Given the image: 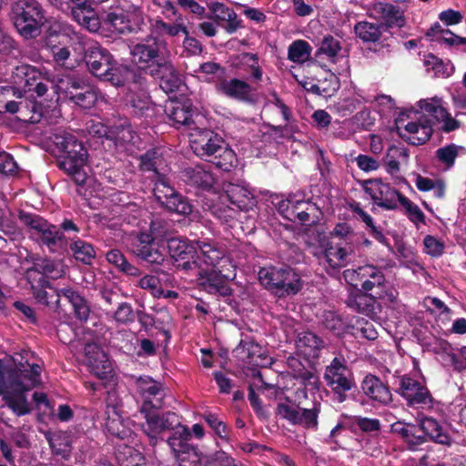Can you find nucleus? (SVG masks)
Here are the masks:
<instances>
[{"label":"nucleus","instance_id":"c756f323","mask_svg":"<svg viewBox=\"0 0 466 466\" xmlns=\"http://www.w3.org/2000/svg\"><path fill=\"white\" fill-rule=\"evenodd\" d=\"M56 307H59L60 299L65 298L74 309L75 316L80 320H86L90 309L86 300L72 289H61L55 295Z\"/></svg>","mask_w":466,"mask_h":466},{"label":"nucleus","instance_id":"ea45409f","mask_svg":"<svg viewBox=\"0 0 466 466\" xmlns=\"http://www.w3.org/2000/svg\"><path fill=\"white\" fill-rule=\"evenodd\" d=\"M184 176L188 184L205 189L210 188L214 183L213 175L201 166L186 168Z\"/></svg>","mask_w":466,"mask_h":466},{"label":"nucleus","instance_id":"5fc2aeb1","mask_svg":"<svg viewBox=\"0 0 466 466\" xmlns=\"http://www.w3.org/2000/svg\"><path fill=\"white\" fill-rule=\"evenodd\" d=\"M63 233L58 228L48 223L43 231L35 238L40 244L46 246L50 251H55L59 241L63 239Z\"/></svg>","mask_w":466,"mask_h":466},{"label":"nucleus","instance_id":"3c124183","mask_svg":"<svg viewBox=\"0 0 466 466\" xmlns=\"http://www.w3.org/2000/svg\"><path fill=\"white\" fill-rule=\"evenodd\" d=\"M227 195L231 203L243 208L248 206V202L253 199V193L244 186L230 184L226 189Z\"/></svg>","mask_w":466,"mask_h":466},{"label":"nucleus","instance_id":"9d476101","mask_svg":"<svg viewBox=\"0 0 466 466\" xmlns=\"http://www.w3.org/2000/svg\"><path fill=\"white\" fill-rule=\"evenodd\" d=\"M320 403H314L310 409H301L295 403L286 400L276 408L277 415L292 425H300L306 429L317 430Z\"/></svg>","mask_w":466,"mask_h":466},{"label":"nucleus","instance_id":"8fccbe9b","mask_svg":"<svg viewBox=\"0 0 466 466\" xmlns=\"http://www.w3.org/2000/svg\"><path fill=\"white\" fill-rule=\"evenodd\" d=\"M312 48L305 40H295L288 48V58L297 64H304L311 56Z\"/></svg>","mask_w":466,"mask_h":466},{"label":"nucleus","instance_id":"39448f33","mask_svg":"<svg viewBox=\"0 0 466 466\" xmlns=\"http://www.w3.org/2000/svg\"><path fill=\"white\" fill-rule=\"evenodd\" d=\"M10 17L18 34L25 39L40 35L46 22L45 13L36 0H16L11 5Z\"/></svg>","mask_w":466,"mask_h":466},{"label":"nucleus","instance_id":"a19ab883","mask_svg":"<svg viewBox=\"0 0 466 466\" xmlns=\"http://www.w3.org/2000/svg\"><path fill=\"white\" fill-rule=\"evenodd\" d=\"M384 26L381 23L360 21L354 26L356 35L365 43H375L380 40Z\"/></svg>","mask_w":466,"mask_h":466},{"label":"nucleus","instance_id":"0eeeda50","mask_svg":"<svg viewBox=\"0 0 466 466\" xmlns=\"http://www.w3.org/2000/svg\"><path fill=\"white\" fill-rule=\"evenodd\" d=\"M324 380L339 402H343L347 398L346 393L355 387L351 370L346 361L339 358H334L326 367Z\"/></svg>","mask_w":466,"mask_h":466},{"label":"nucleus","instance_id":"c9c22d12","mask_svg":"<svg viewBox=\"0 0 466 466\" xmlns=\"http://www.w3.org/2000/svg\"><path fill=\"white\" fill-rule=\"evenodd\" d=\"M276 295L285 297L297 294L302 288L299 275L291 268L285 267Z\"/></svg>","mask_w":466,"mask_h":466},{"label":"nucleus","instance_id":"f8f14e48","mask_svg":"<svg viewBox=\"0 0 466 466\" xmlns=\"http://www.w3.org/2000/svg\"><path fill=\"white\" fill-rule=\"evenodd\" d=\"M140 412L144 414L146 422L142 424L145 434L149 438L150 443L156 445L160 439V435L170 429L173 431L181 426L177 416L174 412L157 413L150 411L147 407H141Z\"/></svg>","mask_w":466,"mask_h":466},{"label":"nucleus","instance_id":"4468645a","mask_svg":"<svg viewBox=\"0 0 466 466\" xmlns=\"http://www.w3.org/2000/svg\"><path fill=\"white\" fill-rule=\"evenodd\" d=\"M399 392L410 407L421 410L433 407V399L427 387L409 376L400 379Z\"/></svg>","mask_w":466,"mask_h":466},{"label":"nucleus","instance_id":"0e129e2a","mask_svg":"<svg viewBox=\"0 0 466 466\" xmlns=\"http://www.w3.org/2000/svg\"><path fill=\"white\" fill-rule=\"evenodd\" d=\"M340 50L339 41L331 35H328L323 38L319 54L326 55L330 61L335 62Z\"/></svg>","mask_w":466,"mask_h":466},{"label":"nucleus","instance_id":"de8ad7c7","mask_svg":"<svg viewBox=\"0 0 466 466\" xmlns=\"http://www.w3.org/2000/svg\"><path fill=\"white\" fill-rule=\"evenodd\" d=\"M350 209L353 214L365 223L370 233L375 239L386 246L389 245L387 238L383 235L382 231L374 225L372 218L363 210L360 203L354 202L350 204Z\"/></svg>","mask_w":466,"mask_h":466},{"label":"nucleus","instance_id":"052dcab7","mask_svg":"<svg viewBox=\"0 0 466 466\" xmlns=\"http://www.w3.org/2000/svg\"><path fill=\"white\" fill-rule=\"evenodd\" d=\"M146 233L151 236L154 241H157L159 243L167 241V238H171L168 222L160 218L152 220L150 222L149 231Z\"/></svg>","mask_w":466,"mask_h":466},{"label":"nucleus","instance_id":"4be33fe9","mask_svg":"<svg viewBox=\"0 0 466 466\" xmlns=\"http://www.w3.org/2000/svg\"><path fill=\"white\" fill-rule=\"evenodd\" d=\"M419 106L422 112L431 116L434 122H442L444 131L450 132L459 127V122L451 117L447 110L441 105L439 99L420 100Z\"/></svg>","mask_w":466,"mask_h":466},{"label":"nucleus","instance_id":"20e7f679","mask_svg":"<svg viewBox=\"0 0 466 466\" xmlns=\"http://www.w3.org/2000/svg\"><path fill=\"white\" fill-rule=\"evenodd\" d=\"M190 147L199 157L212 162L225 171L237 164L235 152L228 147L220 136L208 128L194 127L188 133Z\"/></svg>","mask_w":466,"mask_h":466},{"label":"nucleus","instance_id":"aec40b11","mask_svg":"<svg viewBox=\"0 0 466 466\" xmlns=\"http://www.w3.org/2000/svg\"><path fill=\"white\" fill-rule=\"evenodd\" d=\"M112 55L99 45L91 46L86 55V63L92 75L101 79L110 69Z\"/></svg>","mask_w":466,"mask_h":466},{"label":"nucleus","instance_id":"4d7b16f0","mask_svg":"<svg viewBox=\"0 0 466 466\" xmlns=\"http://www.w3.org/2000/svg\"><path fill=\"white\" fill-rule=\"evenodd\" d=\"M441 347L443 350L441 353L442 360L455 369H466V347H463L460 351V356L463 359L464 362L459 360V357L453 352L451 345L447 342H441Z\"/></svg>","mask_w":466,"mask_h":466},{"label":"nucleus","instance_id":"f03ea898","mask_svg":"<svg viewBox=\"0 0 466 466\" xmlns=\"http://www.w3.org/2000/svg\"><path fill=\"white\" fill-rule=\"evenodd\" d=\"M17 360L15 359V362ZM41 367L19 361L14 368H7L0 360V396L6 405L18 416L30 412L25 392L38 385Z\"/></svg>","mask_w":466,"mask_h":466},{"label":"nucleus","instance_id":"338daca9","mask_svg":"<svg viewBox=\"0 0 466 466\" xmlns=\"http://www.w3.org/2000/svg\"><path fill=\"white\" fill-rule=\"evenodd\" d=\"M138 286L148 290L156 298H160L163 295L160 279L155 275H145L138 280Z\"/></svg>","mask_w":466,"mask_h":466},{"label":"nucleus","instance_id":"a878e982","mask_svg":"<svg viewBox=\"0 0 466 466\" xmlns=\"http://www.w3.org/2000/svg\"><path fill=\"white\" fill-rule=\"evenodd\" d=\"M434 121L431 117L423 122H409L404 127L406 133H400L410 144L421 145L427 142L432 134V125Z\"/></svg>","mask_w":466,"mask_h":466},{"label":"nucleus","instance_id":"5701e85b","mask_svg":"<svg viewBox=\"0 0 466 466\" xmlns=\"http://www.w3.org/2000/svg\"><path fill=\"white\" fill-rule=\"evenodd\" d=\"M216 91L230 98L248 101L251 99L253 89L246 81L232 78L216 83Z\"/></svg>","mask_w":466,"mask_h":466},{"label":"nucleus","instance_id":"473e14b6","mask_svg":"<svg viewBox=\"0 0 466 466\" xmlns=\"http://www.w3.org/2000/svg\"><path fill=\"white\" fill-rule=\"evenodd\" d=\"M13 78L15 85L23 90H19L18 96H22V92L26 93L33 90V86L39 79V74L35 67L28 65H22L15 68L13 73Z\"/></svg>","mask_w":466,"mask_h":466},{"label":"nucleus","instance_id":"6ab92c4d","mask_svg":"<svg viewBox=\"0 0 466 466\" xmlns=\"http://www.w3.org/2000/svg\"><path fill=\"white\" fill-rule=\"evenodd\" d=\"M149 74L159 82V86L166 93L177 90L182 84V77L175 69L173 65L167 61L159 62L157 66L153 67Z\"/></svg>","mask_w":466,"mask_h":466},{"label":"nucleus","instance_id":"774afa93","mask_svg":"<svg viewBox=\"0 0 466 466\" xmlns=\"http://www.w3.org/2000/svg\"><path fill=\"white\" fill-rule=\"evenodd\" d=\"M202 74L206 81H213L216 77L220 78L224 76L225 69L218 63L207 62L200 65L197 71Z\"/></svg>","mask_w":466,"mask_h":466},{"label":"nucleus","instance_id":"f3484780","mask_svg":"<svg viewBox=\"0 0 466 466\" xmlns=\"http://www.w3.org/2000/svg\"><path fill=\"white\" fill-rule=\"evenodd\" d=\"M86 364L90 371L99 379H106L112 375L113 368L107 355L96 343H87L85 347Z\"/></svg>","mask_w":466,"mask_h":466},{"label":"nucleus","instance_id":"b1692460","mask_svg":"<svg viewBox=\"0 0 466 466\" xmlns=\"http://www.w3.org/2000/svg\"><path fill=\"white\" fill-rule=\"evenodd\" d=\"M353 248L342 243L329 244L324 250L325 265L332 270L346 267L351 260Z\"/></svg>","mask_w":466,"mask_h":466},{"label":"nucleus","instance_id":"864d4df0","mask_svg":"<svg viewBox=\"0 0 466 466\" xmlns=\"http://www.w3.org/2000/svg\"><path fill=\"white\" fill-rule=\"evenodd\" d=\"M106 260L118 268L121 271L130 276H138L140 270L138 268L131 265L118 249H111L106 253Z\"/></svg>","mask_w":466,"mask_h":466},{"label":"nucleus","instance_id":"412c9836","mask_svg":"<svg viewBox=\"0 0 466 466\" xmlns=\"http://www.w3.org/2000/svg\"><path fill=\"white\" fill-rule=\"evenodd\" d=\"M87 153L77 155H62L58 159V167L70 176L77 185H84L86 173L84 167L86 164Z\"/></svg>","mask_w":466,"mask_h":466},{"label":"nucleus","instance_id":"e433bc0d","mask_svg":"<svg viewBox=\"0 0 466 466\" xmlns=\"http://www.w3.org/2000/svg\"><path fill=\"white\" fill-rule=\"evenodd\" d=\"M152 31L158 35L177 36L180 33L185 35H188V30L183 22L182 15H178L172 24L157 17L152 24Z\"/></svg>","mask_w":466,"mask_h":466},{"label":"nucleus","instance_id":"2eb2a0df","mask_svg":"<svg viewBox=\"0 0 466 466\" xmlns=\"http://www.w3.org/2000/svg\"><path fill=\"white\" fill-rule=\"evenodd\" d=\"M137 390L143 400L141 407L160 409L163 405L165 389L163 385L150 377H139L136 380Z\"/></svg>","mask_w":466,"mask_h":466},{"label":"nucleus","instance_id":"bb28decb","mask_svg":"<svg viewBox=\"0 0 466 466\" xmlns=\"http://www.w3.org/2000/svg\"><path fill=\"white\" fill-rule=\"evenodd\" d=\"M361 389L374 401L387 404L391 400L390 389L376 376L367 375L361 383Z\"/></svg>","mask_w":466,"mask_h":466},{"label":"nucleus","instance_id":"f257e3e1","mask_svg":"<svg viewBox=\"0 0 466 466\" xmlns=\"http://www.w3.org/2000/svg\"><path fill=\"white\" fill-rule=\"evenodd\" d=\"M196 246L194 259L177 263V267L185 271L196 270L198 284L208 293L229 294L225 279H230L228 271L231 261L224 248L209 240H198Z\"/></svg>","mask_w":466,"mask_h":466},{"label":"nucleus","instance_id":"a18cd8bd","mask_svg":"<svg viewBox=\"0 0 466 466\" xmlns=\"http://www.w3.org/2000/svg\"><path fill=\"white\" fill-rule=\"evenodd\" d=\"M237 59L242 70L248 73L253 81H261L263 71L259 66L257 55L252 53H241L238 56Z\"/></svg>","mask_w":466,"mask_h":466},{"label":"nucleus","instance_id":"e2e57ef3","mask_svg":"<svg viewBox=\"0 0 466 466\" xmlns=\"http://www.w3.org/2000/svg\"><path fill=\"white\" fill-rule=\"evenodd\" d=\"M309 206L303 199H297L295 196H289L279 203V211L289 220L294 221L295 209H299L301 206Z\"/></svg>","mask_w":466,"mask_h":466},{"label":"nucleus","instance_id":"bf43d9fd","mask_svg":"<svg viewBox=\"0 0 466 466\" xmlns=\"http://www.w3.org/2000/svg\"><path fill=\"white\" fill-rule=\"evenodd\" d=\"M71 94L72 96L70 100L84 108H90L97 100L96 89L90 86L81 92H71Z\"/></svg>","mask_w":466,"mask_h":466},{"label":"nucleus","instance_id":"a211bd4d","mask_svg":"<svg viewBox=\"0 0 466 466\" xmlns=\"http://www.w3.org/2000/svg\"><path fill=\"white\" fill-rule=\"evenodd\" d=\"M116 396L115 392L108 393L106 399V413L107 419L106 421V428L107 431L119 439H125L131 433L128 427V421H126L119 413Z\"/></svg>","mask_w":466,"mask_h":466},{"label":"nucleus","instance_id":"79ce46f5","mask_svg":"<svg viewBox=\"0 0 466 466\" xmlns=\"http://www.w3.org/2000/svg\"><path fill=\"white\" fill-rule=\"evenodd\" d=\"M376 11L380 15L388 26L402 27L405 25V17L400 7L391 4L380 3L376 5Z\"/></svg>","mask_w":466,"mask_h":466},{"label":"nucleus","instance_id":"4c0bfd02","mask_svg":"<svg viewBox=\"0 0 466 466\" xmlns=\"http://www.w3.org/2000/svg\"><path fill=\"white\" fill-rule=\"evenodd\" d=\"M208 8L213 15V18L218 22H228L227 31L233 33L239 26V21L237 19L236 13L229 7L218 2H211Z\"/></svg>","mask_w":466,"mask_h":466},{"label":"nucleus","instance_id":"58836bf2","mask_svg":"<svg viewBox=\"0 0 466 466\" xmlns=\"http://www.w3.org/2000/svg\"><path fill=\"white\" fill-rule=\"evenodd\" d=\"M297 348L304 356L317 358L323 348V341L312 332H304L299 337Z\"/></svg>","mask_w":466,"mask_h":466},{"label":"nucleus","instance_id":"37998d69","mask_svg":"<svg viewBox=\"0 0 466 466\" xmlns=\"http://www.w3.org/2000/svg\"><path fill=\"white\" fill-rule=\"evenodd\" d=\"M408 158L409 153L406 148L391 146L383 158L387 173L392 177L396 176L400 171V160L406 161Z\"/></svg>","mask_w":466,"mask_h":466},{"label":"nucleus","instance_id":"72a5a7b5","mask_svg":"<svg viewBox=\"0 0 466 466\" xmlns=\"http://www.w3.org/2000/svg\"><path fill=\"white\" fill-rule=\"evenodd\" d=\"M135 18L137 19V26L135 27L129 19L124 14L109 13L106 16V22L111 25L113 30L119 34H127L140 29L139 25L144 24L143 14L140 10L137 9L134 12Z\"/></svg>","mask_w":466,"mask_h":466},{"label":"nucleus","instance_id":"680f3d73","mask_svg":"<svg viewBox=\"0 0 466 466\" xmlns=\"http://www.w3.org/2000/svg\"><path fill=\"white\" fill-rule=\"evenodd\" d=\"M424 66L427 67V70H431L436 76L448 77L452 71L451 66L445 64L431 54L425 56Z\"/></svg>","mask_w":466,"mask_h":466},{"label":"nucleus","instance_id":"f704fd0d","mask_svg":"<svg viewBox=\"0 0 466 466\" xmlns=\"http://www.w3.org/2000/svg\"><path fill=\"white\" fill-rule=\"evenodd\" d=\"M421 431L428 435L433 441L451 445L452 442L451 437L439 423V421L431 417H423L420 420Z\"/></svg>","mask_w":466,"mask_h":466},{"label":"nucleus","instance_id":"09e8293b","mask_svg":"<svg viewBox=\"0 0 466 466\" xmlns=\"http://www.w3.org/2000/svg\"><path fill=\"white\" fill-rule=\"evenodd\" d=\"M71 15L76 23L90 32H97L100 28V20L91 6L86 10L73 11Z\"/></svg>","mask_w":466,"mask_h":466},{"label":"nucleus","instance_id":"c03bdc74","mask_svg":"<svg viewBox=\"0 0 466 466\" xmlns=\"http://www.w3.org/2000/svg\"><path fill=\"white\" fill-rule=\"evenodd\" d=\"M46 438L54 453L66 457L71 451V441L68 433L65 431H55L46 433Z\"/></svg>","mask_w":466,"mask_h":466},{"label":"nucleus","instance_id":"69168bd1","mask_svg":"<svg viewBox=\"0 0 466 466\" xmlns=\"http://www.w3.org/2000/svg\"><path fill=\"white\" fill-rule=\"evenodd\" d=\"M127 68L118 65L115 60L110 65V69L103 75L102 80L109 81L114 86H122L125 82V73Z\"/></svg>","mask_w":466,"mask_h":466},{"label":"nucleus","instance_id":"cd10ccee","mask_svg":"<svg viewBox=\"0 0 466 466\" xmlns=\"http://www.w3.org/2000/svg\"><path fill=\"white\" fill-rule=\"evenodd\" d=\"M379 299H383V297H374L370 292H364L360 289L350 293L346 304L354 311L370 317L375 314V304Z\"/></svg>","mask_w":466,"mask_h":466},{"label":"nucleus","instance_id":"c85d7f7f","mask_svg":"<svg viewBox=\"0 0 466 466\" xmlns=\"http://www.w3.org/2000/svg\"><path fill=\"white\" fill-rule=\"evenodd\" d=\"M167 249L169 255L175 261H182L181 263L193 260L197 253V246L195 243H188L186 239L179 237H171L167 238Z\"/></svg>","mask_w":466,"mask_h":466},{"label":"nucleus","instance_id":"393cba45","mask_svg":"<svg viewBox=\"0 0 466 466\" xmlns=\"http://www.w3.org/2000/svg\"><path fill=\"white\" fill-rule=\"evenodd\" d=\"M235 352L243 361L250 364L266 366L270 363V359L265 355L260 345L250 339L241 340Z\"/></svg>","mask_w":466,"mask_h":466},{"label":"nucleus","instance_id":"2f4dec72","mask_svg":"<svg viewBox=\"0 0 466 466\" xmlns=\"http://www.w3.org/2000/svg\"><path fill=\"white\" fill-rule=\"evenodd\" d=\"M52 141L56 147L63 155H77L87 153L83 144L71 133L58 131L52 136Z\"/></svg>","mask_w":466,"mask_h":466},{"label":"nucleus","instance_id":"423d86ee","mask_svg":"<svg viewBox=\"0 0 466 466\" xmlns=\"http://www.w3.org/2000/svg\"><path fill=\"white\" fill-rule=\"evenodd\" d=\"M343 276L348 282L360 281L361 290L374 297L385 298L387 295L385 275L377 266L366 264L356 269H347Z\"/></svg>","mask_w":466,"mask_h":466},{"label":"nucleus","instance_id":"7c9ffc66","mask_svg":"<svg viewBox=\"0 0 466 466\" xmlns=\"http://www.w3.org/2000/svg\"><path fill=\"white\" fill-rule=\"evenodd\" d=\"M33 272L40 273L53 279H57L65 274L62 263L48 258H34L33 265L27 269L26 274L30 277Z\"/></svg>","mask_w":466,"mask_h":466},{"label":"nucleus","instance_id":"6e6552de","mask_svg":"<svg viewBox=\"0 0 466 466\" xmlns=\"http://www.w3.org/2000/svg\"><path fill=\"white\" fill-rule=\"evenodd\" d=\"M167 44L164 40L153 35H147L141 42L130 47V55L135 64L141 68H148L149 71L158 66L159 62L166 60L164 50Z\"/></svg>","mask_w":466,"mask_h":466},{"label":"nucleus","instance_id":"ddd939ff","mask_svg":"<svg viewBox=\"0 0 466 466\" xmlns=\"http://www.w3.org/2000/svg\"><path fill=\"white\" fill-rule=\"evenodd\" d=\"M129 249L137 258L150 265L162 266L166 260V255L160 243L154 241L153 238L146 231L133 235Z\"/></svg>","mask_w":466,"mask_h":466},{"label":"nucleus","instance_id":"7ed1b4c3","mask_svg":"<svg viewBox=\"0 0 466 466\" xmlns=\"http://www.w3.org/2000/svg\"><path fill=\"white\" fill-rule=\"evenodd\" d=\"M140 167L144 171H153L157 176L153 189L156 199L168 211L180 215L191 213L192 207L186 198L176 191L164 175L166 167L162 154L156 149L149 150L140 157Z\"/></svg>","mask_w":466,"mask_h":466},{"label":"nucleus","instance_id":"dca6fc26","mask_svg":"<svg viewBox=\"0 0 466 466\" xmlns=\"http://www.w3.org/2000/svg\"><path fill=\"white\" fill-rule=\"evenodd\" d=\"M166 113L171 125L176 128L185 127L190 133L193 132L194 127H198L196 118L199 115L189 103L171 102L166 106Z\"/></svg>","mask_w":466,"mask_h":466},{"label":"nucleus","instance_id":"603ef678","mask_svg":"<svg viewBox=\"0 0 466 466\" xmlns=\"http://www.w3.org/2000/svg\"><path fill=\"white\" fill-rule=\"evenodd\" d=\"M116 457L120 466H144L143 455L130 446L118 449Z\"/></svg>","mask_w":466,"mask_h":466},{"label":"nucleus","instance_id":"1a4fd4ad","mask_svg":"<svg viewBox=\"0 0 466 466\" xmlns=\"http://www.w3.org/2000/svg\"><path fill=\"white\" fill-rule=\"evenodd\" d=\"M190 437L188 428L178 426L167 440L178 466H201V454L188 443Z\"/></svg>","mask_w":466,"mask_h":466},{"label":"nucleus","instance_id":"49530a36","mask_svg":"<svg viewBox=\"0 0 466 466\" xmlns=\"http://www.w3.org/2000/svg\"><path fill=\"white\" fill-rule=\"evenodd\" d=\"M285 267H265L259 269V282L268 289L277 292Z\"/></svg>","mask_w":466,"mask_h":466},{"label":"nucleus","instance_id":"9b49d317","mask_svg":"<svg viewBox=\"0 0 466 466\" xmlns=\"http://www.w3.org/2000/svg\"><path fill=\"white\" fill-rule=\"evenodd\" d=\"M364 192L370 197L375 206L384 210H396L401 197L397 189L381 178H371L362 182Z\"/></svg>","mask_w":466,"mask_h":466},{"label":"nucleus","instance_id":"6e6d98bb","mask_svg":"<svg viewBox=\"0 0 466 466\" xmlns=\"http://www.w3.org/2000/svg\"><path fill=\"white\" fill-rule=\"evenodd\" d=\"M70 249L76 260L85 264H91V261L96 257V251L91 244L77 239L70 245Z\"/></svg>","mask_w":466,"mask_h":466},{"label":"nucleus","instance_id":"13d9d810","mask_svg":"<svg viewBox=\"0 0 466 466\" xmlns=\"http://www.w3.org/2000/svg\"><path fill=\"white\" fill-rule=\"evenodd\" d=\"M399 205L402 207L405 215L411 222H413L416 225L425 223L424 213L420 210L418 205L413 203L404 195H401L399 200Z\"/></svg>","mask_w":466,"mask_h":466}]
</instances>
